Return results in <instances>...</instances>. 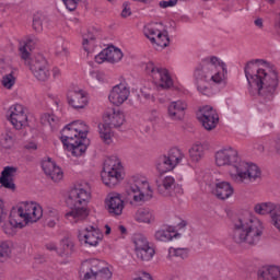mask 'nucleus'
<instances>
[{
  "instance_id": "1",
  "label": "nucleus",
  "mask_w": 280,
  "mask_h": 280,
  "mask_svg": "<svg viewBox=\"0 0 280 280\" xmlns=\"http://www.w3.org/2000/svg\"><path fill=\"white\" fill-rule=\"evenodd\" d=\"M248 93L257 97L260 104L270 106L279 91V71L264 59H254L244 67Z\"/></svg>"
},
{
  "instance_id": "2",
  "label": "nucleus",
  "mask_w": 280,
  "mask_h": 280,
  "mask_svg": "<svg viewBox=\"0 0 280 280\" xmlns=\"http://www.w3.org/2000/svg\"><path fill=\"white\" fill-rule=\"evenodd\" d=\"M214 163L217 167H230V178L236 185H250L257 178H261L259 166L242 160L237 149L232 147H225L217 151Z\"/></svg>"
},
{
  "instance_id": "3",
  "label": "nucleus",
  "mask_w": 280,
  "mask_h": 280,
  "mask_svg": "<svg viewBox=\"0 0 280 280\" xmlns=\"http://www.w3.org/2000/svg\"><path fill=\"white\" fill-rule=\"evenodd\" d=\"M194 83L201 95H211L213 84H226V63L220 58L207 57L195 68Z\"/></svg>"
},
{
  "instance_id": "4",
  "label": "nucleus",
  "mask_w": 280,
  "mask_h": 280,
  "mask_svg": "<svg viewBox=\"0 0 280 280\" xmlns=\"http://www.w3.org/2000/svg\"><path fill=\"white\" fill-rule=\"evenodd\" d=\"M264 221L257 217H240L232 221L230 237L235 244L257 246L265 231Z\"/></svg>"
},
{
  "instance_id": "5",
  "label": "nucleus",
  "mask_w": 280,
  "mask_h": 280,
  "mask_svg": "<svg viewBox=\"0 0 280 280\" xmlns=\"http://www.w3.org/2000/svg\"><path fill=\"white\" fill-rule=\"evenodd\" d=\"M91 200V184L88 182L77 183L69 191L67 205L71 207V211L66 213L69 222H82L89 218V201Z\"/></svg>"
},
{
  "instance_id": "6",
  "label": "nucleus",
  "mask_w": 280,
  "mask_h": 280,
  "mask_svg": "<svg viewBox=\"0 0 280 280\" xmlns=\"http://www.w3.org/2000/svg\"><path fill=\"white\" fill-rule=\"evenodd\" d=\"M89 127L82 120H74L61 130V142L72 156H82L86 152Z\"/></svg>"
},
{
  "instance_id": "7",
  "label": "nucleus",
  "mask_w": 280,
  "mask_h": 280,
  "mask_svg": "<svg viewBox=\"0 0 280 280\" xmlns=\"http://www.w3.org/2000/svg\"><path fill=\"white\" fill-rule=\"evenodd\" d=\"M32 49H34V40L26 39L20 43L21 58L30 65L34 78L39 82H47V80L51 78L49 63L43 55H37L30 60V51H32Z\"/></svg>"
},
{
  "instance_id": "8",
  "label": "nucleus",
  "mask_w": 280,
  "mask_h": 280,
  "mask_svg": "<svg viewBox=\"0 0 280 280\" xmlns=\"http://www.w3.org/2000/svg\"><path fill=\"white\" fill-rule=\"evenodd\" d=\"M43 218V207L35 201H23L10 212L11 223L19 229H25L26 224H34Z\"/></svg>"
},
{
  "instance_id": "9",
  "label": "nucleus",
  "mask_w": 280,
  "mask_h": 280,
  "mask_svg": "<svg viewBox=\"0 0 280 280\" xmlns=\"http://www.w3.org/2000/svg\"><path fill=\"white\" fill-rule=\"evenodd\" d=\"M153 191L145 177L132 176L126 187V198L130 205L132 202H147L152 200Z\"/></svg>"
},
{
  "instance_id": "10",
  "label": "nucleus",
  "mask_w": 280,
  "mask_h": 280,
  "mask_svg": "<svg viewBox=\"0 0 280 280\" xmlns=\"http://www.w3.org/2000/svg\"><path fill=\"white\" fill-rule=\"evenodd\" d=\"M80 277L82 280H110L113 272L104 261L93 258L82 262Z\"/></svg>"
},
{
  "instance_id": "11",
  "label": "nucleus",
  "mask_w": 280,
  "mask_h": 280,
  "mask_svg": "<svg viewBox=\"0 0 280 280\" xmlns=\"http://www.w3.org/2000/svg\"><path fill=\"white\" fill-rule=\"evenodd\" d=\"M124 167L121 166V160L117 156L107 158L104 162L103 171L101 173V178L107 187H115L124 180L121 175Z\"/></svg>"
},
{
  "instance_id": "12",
  "label": "nucleus",
  "mask_w": 280,
  "mask_h": 280,
  "mask_svg": "<svg viewBox=\"0 0 280 280\" xmlns=\"http://www.w3.org/2000/svg\"><path fill=\"white\" fill-rule=\"evenodd\" d=\"M143 69L153 80V84H155L158 89H172V86H174V80L167 69L159 67L152 61L143 63Z\"/></svg>"
},
{
  "instance_id": "13",
  "label": "nucleus",
  "mask_w": 280,
  "mask_h": 280,
  "mask_svg": "<svg viewBox=\"0 0 280 280\" xmlns=\"http://www.w3.org/2000/svg\"><path fill=\"white\" fill-rule=\"evenodd\" d=\"M144 36L151 40L152 45L165 48L170 45V36L163 31V24L151 23L144 26Z\"/></svg>"
},
{
  "instance_id": "14",
  "label": "nucleus",
  "mask_w": 280,
  "mask_h": 280,
  "mask_svg": "<svg viewBox=\"0 0 280 280\" xmlns=\"http://www.w3.org/2000/svg\"><path fill=\"white\" fill-rule=\"evenodd\" d=\"M78 238L84 246L95 247L100 246V242L104 240V234L97 226L90 225L79 231Z\"/></svg>"
},
{
  "instance_id": "15",
  "label": "nucleus",
  "mask_w": 280,
  "mask_h": 280,
  "mask_svg": "<svg viewBox=\"0 0 280 280\" xmlns=\"http://www.w3.org/2000/svg\"><path fill=\"white\" fill-rule=\"evenodd\" d=\"M7 119L12 124L15 130H21L24 126H27L25 107L21 104L12 105L7 113Z\"/></svg>"
},
{
  "instance_id": "16",
  "label": "nucleus",
  "mask_w": 280,
  "mask_h": 280,
  "mask_svg": "<svg viewBox=\"0 0 280 280\" xmlns=\"http://www.w3.org/2000/svg\"><path fill=\"white\" fill-rule=\"evenodd\" d=\"M197 118L202 124L206 130H213L215 126H218V121H220L218 110L209 105H206L199 109Z\"/></svg>"
},
{
  "instance_id": "17",
  "label": "nucleus",
  "mask_w": 280,
  "mask_h": 280,
  "mask_svg": "<svg viewBox=\"0 0 280 280\" xmlns=\"http://www.w3.org/2000/svg\"><path fill=\"white\" fill-rule=\"evenodd\" d=\"M69 106L74 110H82L89 106V94L82 89L70 90L67 94Z\"/></svg>"
},
{
  "instance_id": "18",
  "label": "nucleus",
  "mask_w": 280,
  "mask_h": 280,
  "mask_svg": "<svg viewBox=\"0 0 280 280\" xmlns=\"http://www.w3.org/2000/svg\"><path fill=\"white\" fill-rule=\"evenodd\" d=\"M121 58H124L121 49L109 46L95 56V62H97V65H104V62L115 65V62H120Z\"/></svg>"
},
{
  "instance_id": "19",
  "label": "nucleus",
  "mask_w": 280,
  "mask_h": 280,
  "mask_svg": "<svg viewBox=\"0 0 280 280\" xmlns=\"http://www.w3.org/2000/svg\"><path fill=\"white\" fill-rule=\"evenodd\" d=\"M128 97H130V89L126 83L115 85L108 95V100L114 106H121Z\"/></svg>"
},
{
  "instance_id": "20",
  "label": "nucleus",
  "mask_w": 280,
  "mask_h": 280,
  "mask_svg": "<svg viewBox=\"0 0 280 280\" xmlns=\"http://www.w3.org/2000/svg\"><path fill=\"white\" fill-rule=\"evenodd\" d=\"M124 199L118 192H110L105 198V209L110 215H121L124 213Z\"/></svg>"
},
{
  "instance_id": "21",
  "label": "nucleus",
  "mask_w": 280,
  "mask_h": 280,
  "mask_svg": "<svg viewBox=\"0 0 280 280\" xmlns=\"http://www.w3.org/2000/svg\"><path fill=\"white\" fill-rule=\"evenodd\" d=\"M187 110V102L184 100L172 101L167 105V117L171 121H183Z\"/></svg>"
},
{
  "instance_id": "22",
  "label": "nucleus",
  "mask_w": 280,
  "mask_h": 280,
  "mask_svg": "<svg viewBox=\"0 0 280 280\" xmlns=\"http://www.w3.org/2000/svg\"><path fill=\"white\" fill-rule=\"evenodd\" d=\"M42 170L50 178L54 183H60L62 178H65V173H62V168L56 165L51 159H46L42 162Z\"/></svg>"
},
{
  "instance_id": "23",
  "label": "nucleus",
  "mask_w": 280,
  "mask_h": 280,
  "mask_svg": "<svg viewBox=\"0 0 280 280\" xmlns=\"http://www.w3.org/2000/svg\"><path fill=\"white\" fill-rule=\"evenodd\" d=\"M212 194L219 200H229L235 194V188L229 182H217L212 188Z\"/></svg>"
},
{
  "instance_id": "24",
  "label": "nucleus",
  "mask_w": 280,
  "mask_h": 280,
  "mask_svg": "<svg viewBox=\"0 0 280 280\" xmlns=\"http://www.w3.org/2000/svg\"><path fill=\"white\" fill-rule=\"evenodd\" d=\"M83 42V49L86 51L88 56H91L93 51H95V47H97V31L95 30H88L82 35Z\"/></svg>"
},
{
  "instance_id": "25",
  "label": "nucleus",
  "mask_w": 280,
  "mask_h": 280,
  "mask_svg": "<svg viewBox=\"0 0 280 280\" xmlns=\"http://www.w3.org/2000/svg\"><path fill=\"white\" fill-rule=\"evenodd\" d=\"M103 119L104 122L107 124V126H113L114 128H119V126H124V122L126 121L124 113L117 109L106 112L103 116Z\"/></svg>"
},
{
  "instance_id": "26",
  "label": "nucleus",
  "mask_w": 280,
  "mask_h": 280,
  "mask_svg": "<svg viewBox=\"0 0 280 280\" xmlns=\"http://www.w3.org/2000/svg\"><path fill=\"white\" fill-rule=\"evenodd\" d=\"M176 185V179L172 176L160 177L156 180V187L161 196H172V191Z\"/></svg>"
},
{
  "instance_id": "27",
  "label": "nucleus",
  "mask_w": 280,
  "mask_h": 280,
  "mask_svg": "<svg viewBox=\"0 0 280 280\" xmlns=\"http://www.w3.org/2000/svg\"><path fill=\"white\" fill-rule=\"evenodd\" d=\"M135 220L142 224H154L156 215L154 214V211L149 208H140L135 213Z\"/></svg>"
},
{
  "instance_id": "28",
  "label": "nucleus",
  "mask_w": 280,
  "mask_h": 280,
  "mask_svg": "<svg viewBox=\"0 0 280 280\" xmlns=\"http://www.w3.org/2000/svg\"><path fill=\"white\" fill-rule=\"evenodd\" d=\"M16 174V167L14 166H7L1 173L0 177V185L5 187V189H14L15 185L12 182V177Z\"/></svg>"
},
{
  "instance_id": "29",
  "label": "nucleus",
  "mask_w": 280,
  "mask_h": 280,
  "mask_svg": "<svg viewBox=\"0 0 280 280\" xmlns=\"http://www.w3.org/2000/svg\"><path fill=\"white\" fill-rule=\"evenodd\" d=\"M258 277L262 280H280V267L267 266L258 270Z\"/></svg>"
},
{
  "instance_id": "30",
  "label": "nucleus",
  "mask_w": 280,
  "mask_h": 280,
  "mask_svg": "<svg viewBox=\"0 0 280 280\" xmlns=\"http://www.w3.org/2000/svg\"><path fill=\"white\" fill-rule=\"evenodd\" d=\"M177 234L174 233V228L166 226L158 230L154 234V237L158 242H172Z\"/></svg>"
},
{
  "instance_id": "31",
  "label": "nucleus",
  "mask_w": 280,
  "mask_h": 280,
  "mask_svg": "<svg viewBox=\"0 0 280 280\" xmlns=\"http://www.w3.org/2000/svg\"><path fill=\"white\" fill-rule=\"evenodd\" d=\"M205 147L202 143H196L189 149V159L191 163H200L205 159Z\"/></svg>"
},
{
  "instance_id": "32",
  "label": "nucleus",
  "mask_w": 280,
  "mask_h": 280,
  "mask_svg": "<svg viewBox=\"0 0 280 280\" xmlns=\"http://www.w3.org/2000/svg\"><path fill=\"white\" fill-rule=\"evenodd\" d=\"M1 84L8 91H12V88L16 84V69L9 68L2 77Z\"/></svg>"
},
{
  "instance_id": "33",
  "label": "nucleus",
  "mask_w": 280,
  "mask_h": 280,
  "mask_svg": "<svg viewBox=\"0 0 280 280\" xmlns=\"http://www.w3.org/2000/svg\"><path fill=\"white\" fill-rule=\"evenodd\" d=\"M98 132L104 143H106L107 145H110V143H113V138L115 137V133L113 132V129L108 124L104 122L98 125Z\"/></svg>"
},
{
  "instance_id": "34",
  "label": "nucleus",
  "mask_w": 280,
  "mask_h": 280,
  "mask_svg": "<svg viewBox=\"0 0 280 280\" xmlns=\"http://www.w3.org/2000/svg\"><path fill=\"white\" fill-rule=\"evenodd\" d=\"M73 241H71L70 238H63L60 242L58 255H60V257H71V255H73Z\"/></svg>"
},
{
  "instance_id": "35",
  "label": "nucleus",
  "mask_w": 280,
  "mask_h": 280,
  "mask_svg": "<svg viewBox=\"0 0 280 280\" xmlns=\"http://www.w3.org/2000/svg\"><path fill=\"white\" fill-rule=\"evenodd\" d=\"M176 167L167 158V155H163L159 159L156 163V170L160 174H167V172H172Z\"/></svg>"
},
{
  "instance_id": "36",
  "label": "nucleus",
  "mask_w": 280,
  "mask_h": 280,
  "mask_svg": "<svg viewBox=\"0 0 280 280\" xmlns=\"http://www.w3.org/2000/svg\"><path fill=\"white\" fill-rule=\"evenodd\" d=\"M0 145L4 150H11V148L14 145V135L11 131L1 133Z\"/></svg>"
},
{
  "instance_id": "37",
  "label": "nucleus",
  "mask_w": 280,
  "mask_h": 280,
  "mask_svg": "<svg viewBox=\"0 0 280 280\" xmlns=\"http://www.w3.org/2000/svg\"><path fill=\"white\" fill-rule=\"evenodd\" d=\"M166 158L174 164V166L176 167V165H178V163H180V161H183V159H185V154H183V151H180V149L178 148H173L168 151V154L166 155Z\"/></svg>"
},
{
  "instance_id": "38",
  "label": "nucleus",
  "mask_w": 280,
  "mask_h": 280,
  "mask_svg": "<svg viewBox=\"0 0 280 280\" xmlns=\"http://www.w3.org/2000/svg\"><path fill=\"white\" fill-rule=\"evenodd\" d=\"M135 250H142L143 248H150V242L142 234H136L133 236Z\"/></svg>"
},
{
  "instance_id": "39",
  "label": "nucleus",
  "mask_w": 280,
  "mask_h": 280,
  "mask_svg": "<svg viewBox=\"0 0 280 280\" xmlns=\"http://www.w3.org/2000/svg\"><path fill=\"white\" fill-rule=\"evenodd\" d=\"M168 257L170 259H172V257H178L179 259H187V257H189V248L171 247L168 249Z\"/></svg>"
},
{
  "instance_id": "40",
  "label": "nucleus",
  "mask_w": 280,
  "mask_h": 280,
  "mask_svg": "<svg viewBox=\"0 0 280 280\" xmlns=\"http://www.w3.org/2000/svg\"><path fill=\"white\" fill-rule=\"evenodd\" d=\"M136 255L138 259H141V261H150V259L154 257V248L151 246L143 249H138Z\"/></svg>"
},
{
  "instance_id": "41",
  "label": "nucleus",
  "mask_w": 280,
  "mask_h": 280,
  "mask_svg": "<svg viewBox=\"0 0 280 280\" xmlns=\"http://www.w3.org/2000/svg\"><path fill=\"white\" fill-rule=\"evenodd\" d=\"M16 229H19V226L12 224L11 218H9V222H5L2 225V231L5 233V235H14V233H16Z\"/></svg>"
},
{
  "instance_id": "42",
  "label": "nucleus",
  "mask_w": 280,
  "mask_h": 280,
  "mask_svg": "<svg viewBox=\"0 0 280 280\" xmlns=\"http://www.w3.org/2000/svg\"><path fill=\"white\" fill-rule=\"evenodd\" d=\"M56 54L61 58H67V56H69V50L67 49V46H65V43H59L56 45Z\"/></svg>"
},
{
  "instance_id": "43",
  "label": "nucleus",
  "mask_w": 280,
  "mask_h": 280,
  "mask_svg": "<svg viewBox=\"0 0 280 280\" xmlns=\"http://www.w3.org/2000/svg\"><path fill=\"white\" fill-rule=\"evenodd\" d=\"M33 30H35V32H43V16L34 15Z\"/></svg>"
},
{
  "instance_id": "44",
  "label": "nucleus",
  "mask_w": 280,
  "mask_h": 280,
  "mask_svg": "<svg viewBox=\"0 0 280 280\" xmlns=\"http://www.w3.org/2000/svg\"><path fill=\"white\" fill-rule=\"evenodd\" d=\"M62 2L65 3L67 10L73 12V10L78 8L80 0H62Z\"/></svg>"
},
{
  "instance_id": "45",
  "label": "nucleus",
  "mask_w": 280,
  "mask_h": 280,
  "mask_svg": "<svg viewBox=\"0 0 280 280\" xmlns=\"http://www.w3.org/2000/svg\"><path fill=\"white\" fill-rule=\"evenodd\" d=\"M10 255V245L7 242L0 241V257H8Z\"/></svg>"
},
{
  "instance_id": "46",
  "label": "nucleus",
  "mask_w": 280,
  "mask_h": 280,
  "mask_svg": "<svg viewBox=\"0 0 280 280\" xmlns=\"http://www.w3.org/2000/svg\"><path fill=\"white\" fill-rule=\"evenodd\" d=\"M42 121L43 124H49V126H54L56 124V116L51 115V114H45L42 117Z\"/></svg>"
},
{
  "instance_id": "47",
  "label": "nucleus",
  "mask_w": 280,
  "mask_h": 280,
  "mask_svg": "<svg viewBox=\"0 0 280 280\" xmlns=\"http://www.w3.org/2000/svg\"><path fill=\"white\" fill-rule=\"evenodd\" d=\"M132 14V10L130 9V4L128 2H125L122 4V11H121V18L122 19H128Z\"/></svg>"
},
{
  "instance_id": "48",
  "label": "nucleus",
  "mask_w": 280,
  "mask_h": 280,
  "mask_svg": "<svg viewBox=\"0 0 280 280\" xmlns=\"http://www.w3.org/2000/svg\"><path fill=\"white\" fill-rule=\"evenodd\" d=\"M178 3V0L160 1V8H174Z\"/></svg>"
},
{
  "instance_id": "49",
  "label": "nucleus",
  "mask_w": 280,
  "mask_h": 280,
  "mask_svg": "<svg viewBox=\"0 0 280 280\" xmlns=\"http://www.w3.org/2000/svg\"><path fill=\"white\" fill-rule=\"evenodd\" d=\"M92 78H95L97 82H106V74L104 72L95 71L92 73Z\"/></svg>"
},
{
  "instance_id": "50",
  "label": "nucleus",
  "mask_w": 280,
  "mask_h": 280,
  "mask_svg": "<svg viewBox=\"0 0 280 280\" xmlns=\"http://www.w3.org/2000/svg\"><path fill=\"white\" fill-rule=\"evenodd\" d=\"M147 115L150 121H156V119H159V110L156 109L150 110Z\"/></svg>"
},
{
  "instance_id": "51",
  "label": "nucleus",
  "mask_w": 280,
  "mask_h": 280,
  "mask_svg": "<svg viewBox=\"0 0 280 280\" xmlns=\"http://www.w3.org/2000/svg\"><path fill=\"white\" fill-rule=\"evenodd\" d=\"M61 77H62V71L58 67L52 68L54 80H60Z\"/></svg>"
},
{
  "instance_id": "52",
  "label": "nucleus",
  "mask_w": 280,
  "mask_h": 280,
  "mask_svg": "<svg viewBox=\"0 0 280 280\" xmlns=\"http://www.w3.org/2000/svg\"><path fill=\"white\" fill-rule=\"evenodd\" d=\"M254 25H256V27H259V30H262L264 28V19H260V18L256 19L254 21Z\"/></svg>"
},
{
  "instance_id": "53",
  "label": "nucleus",
  "mask_w": 280,
  "mask_h": 280,
  "mask_svg": "<svg viewBox=\"0 0 280 280\" xmlns=\"http://www.w3.org/2000/svg\"><path fill=\"white\" fill-rule=\"evenodd\" d=\"M25 148L26 150H38V144H36V142H30Z\"/></svg>"
},
{
  "instance_id": "54",
  "label": "nucleus",
  "mask_w": 280,
  "mask_h": 280,
  "mask_svg": "<svg viewBox=\"0 0 280 280\" xmlns=\"http://www.w3.org/2000/svg\"><path fill=\"white\" fill-rule=\"evenodd\" d=\"M3 200L0 199V224L3 222Z\"/></svg>"
},
{
  "instance_id": "55",
  "label": "nucleus",
  "mask_w": 280,
  "mask_h": 280,
  "mask_svg": "<svg viewBox=\"0 0 280 280\" xmlns=\"http://www.w3.org/2000/svg\"><path fill=\"white\" fill-rule=\"evenodd\" d=\"M49 215H50V218H55V220H58V210L50 209L49 210Z\"/></svg>"
},
{
  "instance_id": "56",
  "label": "nucleus",
  "mask_w": 280,
  "mask_h": 280,
  "mask_svg": "<svg viewBox=\"0 0 280 280\" xmlns=\"http://www.w3.org/2000/svg\"><path fill=\"white\" fill-rule=\"evenodd\" d=\"M118 231H119V233H121V235H126V233H127L126 226H124V225H119Z\"/></svg>"
},
{
  "instance_id": "57",
  "label": "nucleus",
  "mask_w": 280,
  "mask_h": 280,
  "mask_svg": "<svg viewBox=\"0 0 280 280\" xmlns=\"http://www.w3.org/2000/svg\"><path fill=\"white\" fill-rule=\"evenodd\" d=\"M187 226V221H182L178 223V229H185Z\"/></svg>"
},
{
  "instance_id": "58",
  "label": "nucleus",
  "mask_w": 280,
  "mask_h": 280,
  "mask_svg": "<svg viewBox=\"0 0 280 280\" xmlns=\"http://www.w3.org/2000/svg\"><path fill=\"white\" fill-rule=\"evenodd\" d=\"M48 226H50V229H54V226H56V220H49Z\"/></svg>"
},
{
  "instance_id": "59",
  "label": "nucleus",
  "mask_w": 280,
  "mask_h": 280,
  "mask_svg": "<svg viewBox=\"0 0 280 280\" xmlns=\"http://www.w3.org/2000/svg\"><path fill=\"white\" fill-rule=\"evenodd\" d=\"M105 229H106L105 235H110V226L105 225Z\"/></svg>"
},
{
  "instance_id": "60",
  "label": "nucleus",
  "mask_w": 280,
  "mask_h": 280,
  "mask_svg": "<svg viewBox=\"0 0 280 280\" xmlns=\"http://www.w3.org/2000/svg\"><path fill=\"white\" fill-rule=\"evenodd\" d=\"M269 5H275L277 3V0H266Z\"/></svg>"
},
{
  "instance_id": "61",
  "label": "nucleus",
  "mask_w": 280,
  "mask_h": 280,
  "mask_svg": "<svg viewBox=\"0 0 280 280\" xmlns=\"http://www.w3.org/2000/svg\"><path fill=\"white\" fill-rule=\"evenodd\" d=\"M48 250H56V245H47Z\"/></svg>"
},
{
  "instance_id": "62",
  "label": "nucleus",
  "mask_w": 280,
  "mask_h": 280,
  "mask_svg": "<svg viewBox=\"0 0 280 280\" xmlns=\"http://www.w3.org/2000/svg\"><path fill=\"white\" fill-rule=\"evenodd\" d=\"M276 152H277L278 154H280V142H278V143L276 144Z\"/></svg>"
},
{
  "instance_id": "63",
  "label": "nucleus",
  "mask_w": 280,
  "mask_h": 280,
  "mask_svg": "<svg viewBox=\"0 0 280 280\" xmlns=\"http://www.w3.org/2000/svg\"><path fill=\"white\" fill-rule=\"evenodd\" d=\"M202 1H209V0H202Z\"/></svg>"
},
{
  "instance_id": "64",
  "label": "nucleus",
  "mask_w": 280,
  "mask_h": 280,
  "mask_svg": "<svg viewBox=\"0 0 280 280\" xmlns=\"http://www.w3.org/2000/svg\"><path fill=\"white\" fill-rule=\"evenodd\" d=\"M108 1H113V0H108Z\"/></svg>"
}]
</instances>
